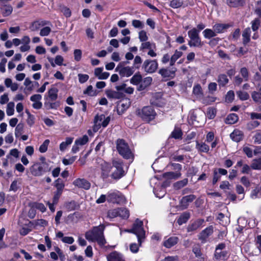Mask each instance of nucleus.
<instances>
[{
  "mask_svg": "<svg viewBox=\"0 0 261 261\" xmlns=\"http://www.w3.org/2000/svg\"><path fill=\"white\" fill-rule=\"evenodd\" d=\"M104 229L105 226L103 225L94 227L91 230L86 232L85 238L89 242H96L99 245L103 246L106 243L103 235Z\"/></svg>",
  "mask_w": 261,
  "mask_h": 261,
  "instance_id": "obj_1",
  "label": "nucleus"
},
{
  "mask_svg": "<svg viewBox=\"0 0 261 261\" xmlns=\"http://www.w3.org/2000/svg\"><path fill=\"white\" fill-rule=\"evenodd\" d=\"M50 170L48 163L35 162L30 167V172L35 176H41Z\"/></svg>",
  "mask_w": 261,
  "mask_h": 261,
  "instance_id": "obj_2",
  "label": "nucleus"
},
{
  "mask_svg": "<svg viewBox=\"0 0 261 261\" xmlns=\"http://www.w3.org/2000/svg\"><path fill=\"white\" fill-rule=\"evenodd\" d=\"M125 231L135 234L137 237L140 245L145 237V232L143 228V222L138 219L134 223L132 229L125 230Z\"/></svg>",
  "mask_w": 261,
  "mask_h": 261,
  "instance_id": "obj_3",
  "label": "nucleus"
},
{
  "mask_svg": "<svg viewBox=\"0 0 261 261\" xmlns=\"http://www.w3.org/2000/svg\"><path fill=\"white\" fill-rule=\"evenodd\" d=\"M138 115L145 121H150L154 119L156 113L151 106H146L137 111Z\"/></svg>",
  "mask_w": 261,
  "mask_h": 261,
  "instance_id": "obj_4",
  "label": "nucleus"
},
{
  "mask_svg": "<svg viewBox=\"0 0 261 261\" xmlns=\"http://www.w3.org/2000/svg\"><path fill=\"white\" fill-rule=\"evenodd\" d=\"M117 149L119 154L124 158L128 159L132 158V153L126 143L122 139L117 141Z\"/></svg>",
  "mask_w": 261,
  "mask_h": 261,
  "instance_id": "obj_5",
  "label": "nucleus"
},
{
  "mask_svg": "<svg viewBox=\"0 0 261 261\" xmlns=\"http://www.w3.org/2000/svg\"><path fill=\"white\" fill-rule=\"evenodd\" d=\"M127 62H120L115 68V71L119 73L122 77H129L134 72V68L130 66H124V64H127Z\"/></svg>",
  "mask_w": 261,
  "mask_h": 261,
  "instance_id": "obj_6",
  "label": "nucleus"
},
{
  "mask_svg": "<svg viewBox=\"0 0 261 261\" xmlns=\"http://www.w3.org/2000/svg\"><path fill=\"white\" fill-rule=\"evenodd\" d=\"M110 121L109 117H106L103 115L96 116L94 118L93 130L97 131L101 126L106 127L109 123Z\"/></svg>",
  "mask_w": 261,
  "mask_h": 261,
  "instance_id": "obj_7",
  "label": "nucleus"
},
{
  "mask_svg": "<svg viewBox=\"0 0 261 261\" xmlns=\"http://www.w3.org/2000/svg\"><path fill=\"white\" fill-rule=\"evenodd\" d=\"M113 164V171L111 176L114 179H119L124 175V171L123 169L122 163L115 161Z\"/></svg>",
  "mask_w": 261,
  "mask_h": 261,
  "instance_id": "obj_8",
  "label": "nucleus"
},
{
  "mask_svg": "<svg viewBox=\"0 0 261 261\" xmlns=\"http://www.w3.org/2000/svg\"><path fill=\"white\" fill-rule=\"evenodd\" d=\"M158 64L155 60H146L142 65V68L147 73L154 72L157 69Z\"/></svg>",
  "mask_w": 261,
  "mask_h": 261,
  "instance_id": "obj_9",
  "label": "nucleus"
},
{
  "mask_svg": "<svg viewBox=\"0 0 261 261\" xmlns=\"http://www.w3.org/2000/svg\"><path fill=\"white\" fill-rule=\"evenodd\" d=\"M123 196L118 191H110L107 194L108 202L120 203L123 201Z\"/></svg>",
  "mask_w": 261,
  "mask_h": 261,
  "instance_id": "obj_10",
  "label": "nucleus"
},
{
  "mask_svg": "<svg viewBox=\"0 0 261 261\" xmlns=\"http://www.w3.org/2000/svg\"><path fill=\"white\" fill-rule=\"evenodd\" d=\"M130 101L129 99L125 98L120 100L117 104V110L119 115L122 114L130 106Z\"/></svg>",
  "mask_w": 261,
  "mask_h": 261,
  "instance_id": "obj_11",
  "label": "nucleus"
},
{
  "mask_svg": "<svg viewBox=\"0 0 261 261\" xmlns=\"http://www.w3.org/2000/svg\"><path fill=\"white\" fill-rule=\"evenodd\" d=\"M214 231L213 226H210L203 230L198 235L199 239L202 242L205 243L207 238L210 236Z\"/></svg>",
  "mask_w": 261,
  "mask_h": 261,
  "instance_id": "obj_12",
  "label": "nucleus"
},
{
  "mask_svg": "<svg viewBox=\"0 0 261 261\" xmlns=\"http://www.w3.org/2000/svg\"><path fill=\"white\" fill-rule=\"evenodd\" d=\"M73 185L79 188L89 190L91 187V184L85 178H77L73 182Z\"/></svg>",
  "mask_w": 261,
  "mask_h": 261,
  "instance_id": "obj_13",
  "label": "nucleus"
},
{
  "mask_svg": "<svg viewBox=\"0 0 261 261\" xmlns=\"http://www.w3.org/2000/svg\"><path fill=\"white\" fill-rule=\"evenodd\" d=\"M42 96L40 94H34L30 97V100L33 102L32 106L35 109H40L42 107V103L40 101Z\"/></svg>",
  "mask_w": 261,
  "mask_h": 261,
  "instance_id": "obj_14",
  "label": "nucleus"
},
{
  "mask_svg": "<svg viewBox=\"0 0 261 261\" xmlns=\"http://www.w3.org/2000/svg\"><path fill=\"white\" fill-rule=\"evenodd\" d=\"M195 198L193 195H190L182 197L180 202V206L181 210L186 209L189 203L193 201Z\"/></svg>",
  "mask_w": 261,
  "mask_h": 261,
  "instance_id": "obj_15",
  "label": "nucleus"
},
{
  "mask_svg": "<svg viewBox=\"0 0 261 261\" xmlns=\"http://www.w3.org/2000/svg\"><path fill=\"white\" fill-rule=\"evenodd\" d=\"M101 176L103 178H107L110 174L111 169L112 168L111 165L106 162H103L101 164Z\"/></svg>",
  "mask_w": 261,
  "mask_h": 261,
  "instance_id": "obj_16",
  "label": "nucleus"
},
{
  "mask_svg": "<svg viewBox=\"0 0 261 261\" xmlns=\"http://www.w3.org/2000/svg\"><path fill=\"white\" fill-rule=\"evenodd\" d=\"M48 22L44 20H37L32 23L30 29L32 31H36L47 24Z\"/></svg>",
  "mask_w": 261,
  "mask_h": 261,
  "instance_id": "obj_17",
  "label": "nucleus"
},
{
  "mask_svg": "<svg viewBox=\"0 0 261 261\" xmlns=\"http://www.w3.org/2000/svg\"><path fill=\"white\" fill-rule=\"evenodd\" d=\"M108 261H124L123 255L116 251H114L107 256Z\"/></svg>",
  "mask_w": 261,
  "mask_h": 261,
  "instance_id": "obj_18",
  "label": "nucleus"
},
{
  "mask_svg": "<svg viewBox=\"0 0 261 261\" xmlns=\"http://www.w3.org/2000/svg\"><path fill=\"white\" fill-rule=\"evenodd\" d=\"M178 241L177 237H171L164 241L163 245L167 248H170L176 245Z\"/></svg>",
  "mask_w": 261,
  "mask_h": 261,
  "instance_id": "obj_19",
  "label": "nucleus"
},
{
  "mask_svg": "<svg viewBox=\"0 0 261 261\" xmlns=\"http://www.w3.org/2000/svg\"><path fill=\"white\" fill-rule=\"evenodd\" d=\"M204 223V220L203 219H198L190 224L188 228V231H192L197 230L199 228H200L203 225Z\"/></svg>",
  "mask_w": 261,
  "mask_h": 261,
  "instance_id": "obj_20",
  "label": "nucleus"
},
{
  "mask_svg": "<svg viewBox=\"0 0 261 261\" xmlns=\"http://www.w3.org/2000/svg\"><path fill=\"white\" fill-rule=\"evenodd\" d=\"M244 134L243 133L238 129H235L230 135L231 139L237 142H240L243 138Z\"/></svg>",
  "mask_w": 261,
  "mask_h": 261,
  "instance_id": "obj_21",
  "label": "nucleus"
},
{
  "mask_svg": "<svg viewBox=\"0 0 261 261\" xmlns=\"http://www.w3.org/2000/svg\"><path fill=\"white\" fill-rule=\"evenodd\" d=\"M106 94L109 98L120 99L123 97V94L118 91L108 90L107 91Z\"/></svg>",
  "mask_w": 261,
  "mask_h": 261,
  "instance_id": "obj_22",
  "label": "nucleus"
},
{
  "mask_svg": "<svg viewBox=\"0 0 261 261\" xmlns=\"http://www.w3.org/2000/svg\"><path fill=\"white\" fill-rule=\"evenodd\" d=\"M188 45L190 47H201L203 43H202L199 37L190 38V40L188 42Z\"/></svg>",
  "mask_w": 261,
  "mask_h": 261,
  "instance_id": "obj_23",
  "label": "nucleus"
},
{
  "mask_svg": "<svg viewBox=\"0 0 261 261\" xmlns=\"http://www.w3.org/2000/svg\"><path fill=\"white\" fill-rule=\"evenodd\" d=\"M229 25L223 23H217L213 26V29L215 30L216 34L222 33L226 30Z\"/></svg>",
  "mask_w": 261,
  "mask_h": 261,
  "instance_id": "obj_24",
  "label": "nucleus"
},
{
  "mask_svg": "<svg viewBox=\"0 0 261 261\" xmlns=\"http://www.w3.org/2000/svg\"><path fill=\"white\" fill-rule=\"evenodd\" d=\"M5 85L7 88H10L12 91H15L18 88V85L16 83H13L10 78L5 79Z\"/></svg>",
  "mask_w": 261,
  "mask_h": 261,
  "instance_id": "obj_25",
  "label": "nucleus"
},
{
  "mask_svg": "<svg viewBox=\"0 0 261 261\" xmlns=\"http://www.w3.org/2000/svg\"><path fill=\"white\" fill-rule=\"evenodd\" d=\"M73 140V138L72 137H67L66 138L65 141L62 142L60 144V150L63 152L72 143Z\"/></svg>",
  "mask_w": 261,
  "mask_h": 261,
  "instance_id": "obj_26",
  "label": "nucleus"
},
{
  "mask_svg": "<svg viewBox=\"0 0 261 261\" xmlns=\"http://www.w3.org/2000/svg\"><path fill=\"white\" fill-rule=\"evenodd\" d=\"M152 78L151 77H146L143 80L142 79L141 84H140L139 90H142L149 86L152 82Z\"/></svg>",
  "mask_w": 261,
  "mask_h": 261,
  "instance_id": "obj_27",
  "label": "nucleus"
},
{
  "mask_svg": "<svg viewBox=\"0 0 261 261\" xmlns=\"http://www.w3.org/2000/svg\"><path fill=\"white\" fill-rule=\"evenodd\" d=\"M152 48H156L155 43L146 41L141 43L140 50L142 51H145L146 50H149Z\"/></svg>",
  "mask_w": 261,
  "mask_h": 261,
  "instance_id": "obj_28",
  "label": "nucleus"
},
{
  "mask_svg": "<svg viewBox=\"0 0 261 261\" xmlns=\"http://www.w3.org/2000/svg\"><path fill=\"white\" fill-rule=\"evenodd\" d=\"M238 116L237 114L232 113L228 115L225 119V123L232 124L238 121Z\"/></svg>",
  "mask_w": 261,
  "mask_h": 261,
  "instance_id": "obj_29",
  "label": "nucleus"
},
{
  "mask_svg": "<svg viewBox=\"0 0 261 261\" xmlns=\"http://www.w3.org/2000/svg\"><path fill=\"white\" fill-rule=\"evenodd\" d=\"M58 90L55 87H51L48 92V97L50 100L54 101L57 99Z\"/></svg>",
  "mask_w": 261,
  "mask_h": 261,
  "instance_id": "obj_30",
  "label": "nucleus"
},
{
  "mask_svg": "<svg viewBox=\"0 0 261 261\" xmlns=\"http://www.w3.org/2000/svg\"><path fill=\"white\" fill-rule=\"evenodd\" d=\"M251 97L256 103H261V87L258 91H253L251 93Z\"/></svg>",
  "mask_w": 261,
  "mask_h": 261,
  "instance_id": "obj_31",
  "label": "nucleus"
},
{
  "mask_svg": "<svg viewBox=\"0 0 261 261\" xmlns=\"http://www.w3.org/2000/svg\"><path fill=\"white\" fill-rule=\"evenodd\" d=\"M182 55V53L181 51L176 50L174 54L171 57L170 60V65L173 66L175 64V62L177 60V59L181 57Z\"/></svg>",
  "mask_w": 261,
  "mask_h": 261,
  "instance_id": "obj_32",
  "label": "nucleus"
},
{
  "mask_svg": "<svg viewBox=\"0 0 261 261\" xmlns=\"http://www.w3.org/2000/svg\"><path fill=\"white\" fill-rule=\"evenodd\" d=\"M196 148L198 151L203 152H207L209 151V146L204 143H199L198 141L196 142Z\"/></svg>",
  "mask_w": 261,
  "mask_h": 261,
  "instance_id": "obj_33",
  "label": "nucleus"
},
{
  "mask_svg": "<svg viewBox=\"0 0 261 261\" xmlns=\"http://www.w3.org/2000/svg\"><path fill=\"white\" fill-rule=\"evenodd\" d=\"M181 174L179 172H169L163 174V177L167 179H177L179 177Z\"/></svg>",
  "mask_w": 261,
  "mask_h": 261,
  "instance_id": "obj_34",
  "label": "nucleus"
},
{
  "mask_svg": "<svg viewBox=\"0 0 261 261\" xmlns=\"http://www.w3.org/2000/svg\"><path fill=\"white\" fill-rule=\"evenodd\" d=\"M141 75L139 73H137L130 79V82L134 85H137L139 84H141Z\"/></svg>",
  "mask_w": 261,
  "mask_h": 261,
  "instance_id": "obj_35",
  "label": "nucleus"
},
{
  "mask_svg": "<svg viewBox=\"0 0 261 261\" xmlns=\"http://www.w3.org/2000/svg\"><path fill=\"white\" fill-rule=\"evenodd\" d=\"M251 30L249 28H246L243 32L242 36L243 38L244 44H247L250 41Z\"/></svg>",
  "mask_w": 261,
  "mask_h": 261,
  "instance_id": "obj_36",
  "label": "nucleus"
},
{
  "mask_svg": "<svg viewBox=\"0 0 261 261\" xmlns=\"http://www.w3.org/2000/svg\"><path fill=\"white\" fill-rule=\"evenodd\" d=\"M203 34L204 37L206 39H210L213 37L216 36L217 35L214 29L212 30L210 29H206L204 30L203 32Z\"/></svg>",
  "mask_w": 261,
  "mask_h": 261,
  "instance_id": "obj_37",
  "label": "nucleus"
},
{
  "mask_svg": "<svg viewBox=\"0 0 261 261\" xmlns=\"http://www.w3.org/2000/svg\"><path fill=\"white\" fill-rule=\"evenodd\" d=\"M33 225V222H30L28 226L22 227L19 230L20 234L22 236H25L32 230L31 227Z\"/></svg>",
  "mask_w": 261,
  "mask_h": 261,
  "instance_id": "obj_38",
  "label": "nucleus"
},
{
  "mask_svg": "<svg viewBox=\"0 0 261 261\" xmlns=\"http://www.w3.org/2000/svg\"><path fill=\"white\" fill-rule=\"evenodd\" d=\"M189 218L190 214L188 213H184L178 219L177 223L179 225H181L182 224L186 223Z\"/></svg>",
  "mask_w": 261,
  "mask_h": 261,
  "instance_id": "obj_39",
  "label": "nucleus"
},
{
  "mask_svg": "<svg viewBox=\"0 0 261 261\" xmlns=\"http://www.w3.org/2000/svg\"><path fill=\"white\" fill-rule=\"evenodd\" d=\"M15 104L13 102H9L7 106L6 113L9 116H12L14 114Z\"/></svg>",
  "mask_w": 261,
  "mask_h": 261,
  "instance_id": "obj_40",
  "label": "nucleus"
},
{
  "mask_svg": "<svg viewBox=\"0 0 261 261\" xmlns=\"http://www.w3.org/2000/svg\"><path fill=\"white\" fill-rule=\"evenodd\" d=\"M193 93L198 97L202 96V90L201 86L199 84L194 85L193 89Z\"/></svg>",
  "mask_w": 261,
  "mask_h": 261,
  "instance_id": "obj_41",
  "label": "nucleus"
},
{
  "mask_svg": "<svg viewBox=\"0 0 261 261\" xmlns=\"http://www.w3.org/2000/svg\"><path fill=\"white\" fill-rule=\"evenodd\" d=\"M2 9V13L4 16L10 15L13 11V8L10 5H4Z\"/></svg>",
  "mask_w": 261,
  "mask_h": 261,
  "instance_id": "obj_42",
  "label": "nucleus"
},
{
  "mask_svg": "<svg viewBox=\"0 0 261 261\" xmlns=\"http://www.w3.org/2000/svg\"><path fill=\"white\" fill-rule=\"evenodd\" d=\"M243 0H227V5L231 7H236L243 5Z\"/></svg>",
  "mask_w": 261,
  "mask_h": 261,
  "instance_id": "obj_43",
  "label": "nucleus"
},
{
  "mask_svg": "<svg viewBox=\"0 0 261 261\" xmlns=\"http://www.w3.org/2000/svg\"><path fill=\"white\" fill-rule=\"evenodd\" d=\"M228 79L225 74H220L218 76V82L219 85L221 86H224L228 83Z\"/></svg>",
  "mask_w": 261,
  "mask_h": 261,
  "instance_id": "obj_44",
  "label": "nucleus"
},
{
  "mask_svg": "<svg viewBox=\"0 0 261 261\" xmlns=\"http://www.w3.org/2000/svg\"><path fill=\"white\" fill-rule=\"evenodd\" d=\"M25 113L28 115V118L27 119V124L30 126H32L35 123V117L34 115H32L28 110H25Z\"/></svg>",
  "mask_w": 261,
  "mask_h": 261,
  "instance_id": "obj_45",
  "label": "nucleus"
},
{
  "mask_svg": "<svg viewBox=\"0 0 261 261\" xmlns=\"http://www.w3.org/2000/svg\"><path fill=\"white\" fill-rule=\"evenodd\" d=\"M84 94H87L90 96H96L97 94L96 91L94 90L91 85L88 86L87 89L84 91Z\"/></svg>",
  "mask_w": 261,
  "mask_h": 261,
  "instance_id": "obj_46",
  "label": "nucleus"
},
{
  "mask_svg": "<svg viewBox=\"0 0 261 261\" xmlns=\"http://www.w3.org/2000/svg\"><path fill=\"white\" fill-rule=\"evenodd\" d=\"M49 142V140L48 139H46L40 146L39 148V150L41 153H44L47 150Z\"/></svg>",
  "mask_w": 261,
  "mask_h": 261,
  "instance_id": "obj_47",
  "label": "nucleus"
},
{
  "mask_svg": "<svg viewBox=\"0 0 261 261\" xmlns=\"http://www.w3.org/2000/svg\"><path fill=\"white\" fill-rule=\"evenodd\" d=\"M153 192L156 197H159L160 198L163 197L166 193L164 187H161L159 192L158 189L156 188H154Z\"/></svg>",
  "mask_w": 261,
  "mask_h": 261,
  "instance_id": "obj_48",
  "label": "nucleus"
},
{
  "mask_svg": "<svg viewBox=\"0 0 261 261\" xmlns=\"http://www.w3.org/2000/svg\"><path fill=\"white\" fill-rule=\"evenodd\" d=\"M225 247L224 243H220L217 245L216 248L215 255L217 259L221 258V255H220L219 251H221Z\"/></svg>",
  "mask_w": 261,
  "mask_h": 261,
  "instance_id": "obj_49",
  "label": "nucleus"
},
{
  "mask_svg": "<svg viewBox=\"0 0 261 261\" xmlns=\"http://www.w3.org/2000/svg\"><path fill=\"white\" fill-rule=\"evenodd\" d=\"M88 137L87 135H84L82 138L76 139L75 142L79 146H82L86 144L88 142Z\"/></svg>",
  "mask_w": 261,
  "mask_h": 261,
  "instance_id": "obj_50",
  "label": "nucleus"
},
{
  "mask_svg": "<svg viewBox=\"0 0 261 261\" xmlns=\"http://www.w3.org/2000/svg\"><path fill=\"white\" fill-rule=\"evenodd\" d=\"M55 187L57 191L62 192L63 189L64 187V184L61 179L58 178L55 181Z\"/></svg>",
  "mask_w": 261,
  "mask_h": 261,
  "instance_id": "obj_51",
  "label": "nucleus"
},
{
  "mask_svg": "<svg viewBox=\"0 0 261 261\" xmlns=\"http://www.w3.org/2000/svg\"><path fill=\"white\" fill-rule=\"evenodd\" d=\"M188 179L185 178L182 180L178 181L174 184V187L176 189H179L185 186L188 184Z\"/></svg>",
  "mask_w": 261,
  "mask_h": 261,
  "instance_id": "obj_52",
  "label": "nucleus"
},
{
  "mask_svg": "<svg viewBox=\"0 0 261 261\" xmlns=\"http://www.w3.org/2000/svg\"><path fill=\"white\" fill-rule=\"evenodd\" d=\"M118 216H120L123 219L127 218L129 217V212L127 209L125 208H118Z\"/></svg>",
  "mask_w": 261,
  "mask_h": 261,
  "instance_id": "obj_53",
  "label": "nucleus"
},
{
  "mask_svg": "<svg viewBox=\"0 0 261 261\" xmlns=\"http://www.w3.org/2000/svg\"><path fill=\"white\" fill-rule=\"evenodd\" d=\"M240 74L244 81H248L249 80V72L246 67H243L240 69Z\"/></svg>",
  "mask_w": 261,
  "mask_h": 261,
  "instance_id": "obj_54",
  "label": "nucleus"
},
{
  "mask_svg": "<svg viewBox=\"0 0 261 261\" xmlns=\"http://www.w3.org/2000/svg\"><path fill=\"white\" fill-rule=\"evenodd\" d=\"M237 94L239 98L242 100H246L249 98V95L247 92L245 91H239L237 92Z\"/></svg>",
  "mask_w": 261,
  "mask_h": 261,
  "instance_id": "obj_55",
  "label": "nucleus"
},
{
  "mask_svg": "<svg viewBox=\"0 0 261 261\" xmlns=\"http://www.w3.org/2000/svg\"><path fill=\"white\" fill-rule=\"evenodd\" d=\"M217 218L220 221V223L223 225L227 224L229 222V219L227 217H225L224 215L222 213H219Z\"/></svg>",
  "mask_w": 261,
  "mask_h": 261,
  "instance_id": "obj_56",
  "label": "nucleus"
},
{
  "mask_svg": "<svg viewBox=\"0 0 261 261\" xmlns=\"http://www.w3.org/2000/svg\"><path fill=\"white\" fill-rule=\"evenodd\" d=\"M23 129V125L21 123H19L16 126L15 129V136L16 138L19 137L21 134Z\"/></svg>",
  "mask_w": 261,
  "mask_h": 261,
  "instance_id": "obj_57",
  "label": "nucleus"
},
{
  "mask_svg": "<svg viewBox=\"0 0 261 261\" xmlns=\"http://www.w3.org/2000/svg\"><path fill=\"white\" fill-rule=\"evenodd\" d=\"M183 5V2L181 0H172L170 2V6L174 8H178Z\"/></svg>",
  "mask_w": 261,
  "mask_h": 261,
  "instance_id": "obj_58",
  "label": "nucleus"
},
{
  "mask_svg": "<svg viewBox=\"0 0 261 261\" xmlns=\"http://www.w3.org/2000/svg\"><path fill=\"white\" fill-rule=\"evenodd\" d=\"M251 168L255 170H259L261 169V158L254 160L251 164Z\"/></svg>",
  "mask_w": 261,
  "mask_h": 261,
  "instance_id": "obj_59",
  "label": "nucleus"
},
{
  "mask_svg": "<svg viewBox=\"0 0 261 261\" xmlns=\"http://www.w3.org/2000/svg\"><path fill=\"white\" fill-rule=\"evenodd\" d=\"M76 156H73L69 158H64L62 162L64 165H69L72 164L76 160Z\"/></svg>",
  "mask_w": 261,
  "mask_h": 261,
  "instance_id": "obj_60",
  "label": "nucleus"
},
{
  "mask_svg": "<svg viewBox=\"0 0 261 261\" xmlns=\"http://www.w3.org/2000/svg\"><path fill=\"white\" fill-rule=\"evenodd\" d=\"M188 36L190 38H196L199 36V31L196 28H193L188 32Z\"/></svg>",
  "mask_w": 261,
  "mask_h": 261,
  "instance_id": "obj_61",
  "label": "nucleus"
},
{
  "mask_svg": "<svg viewBox=\"0 0 261 261\" xmlns=\"http://www.w3.org/2000/svg\"><path fill=\"white\" fill-rule=\"evenodd\" d=\"M50 32L51 29L49 27H44L41 29L39 34L41 36H47Z\"/></svg>",
  "mask_w": 261,
  "mask_h": 261,
  "instance_id": "obj_62",
  "label": "nucleus"
},
{
  "mask_svg": "<svg viewBox=\"0 0 261 261\" xmlns=\"http://www.w3.org/2000/svg\"><path fill=\"white\" fill-rule=\"evenodd\" d=\"M216 114V109L211 108H208L207 109V112H206V116L209 119H213L215 117Z\"/></svg>",
  "mask_w": 261,
  "mask_h": 261,
  "instance_id": "obj_63",
  "label": "nucleus"
},
{
  "mask_svg": "<svg viewBox=\"0 0 261 261\" xmlns=\"http://www.w3.org/2000/svg\"><path fill=\"white\" fill-rule=\"evenodd\" d=\"M251 196L252 198L261 197V186L259 189H255L252 191Z\"/></svg>",
  "mask_w": 261,
  "mask_h": 261,
  "instance_id": "obj_64",
  "label": "nucleus"
}]
</instances>
